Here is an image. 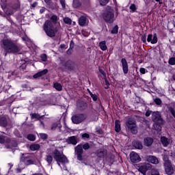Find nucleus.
Instances as JSON below:
<instances>
[{
  "instance_id": "f257e3e1",
  "label": "nucleus",
  "mask_w": 175,
  "mask_h": 175,
  "mask_svg": "<svg viewBox=\"0 0 175 175\" xmlns=\"http://www.w3.org/2000/svg\"><path fill=\"white\" fill-rule=\"evenodd\" d=\"M2 43V47L6 53L16 54L20 51V47L11 40H3Z\"/></svg>"
},
{
  "instance_id": "f03ea898",
  "label": "nucleus",
  "mask_w": 175,
  "mask_h": 175,
  "mask_svg": "<svg viewBox=\"0 0 175 175\" xmlns=\"http://www.w3.org/2000/svg\"><path fill=\"white\" fill-rule=\"evenodd\" d=\"M90 148V144L86 143L83 145H77L75 148V154L77 155V158L78 161H80L81 163H84L87 165V159L83 157V149L88 150Z\"/></svg>"
},
{
  "instance_id": "7ed1b4c3",
  "label": "nucleus",
  "mask_w": 175,
  "mask_h": 175,
  "mask_svg": "<svg viewBox=\"0 0 175 175\" xmlns=\"http://www.w3.org/2000/svg\"><path fill=\"white\" fill-rule=\"evenodd\" d=\"M43 29L45 33L47 35V36H49V38H54L55 34L58 32V28H54L53 23L50 21H45L43 25Z\"/></svg>"
},
{
  "instance_id": "20e7f679",
  "label": "nucleus",
  "mask_w": 175,
  "mask_h": 175,
  "mask_svg": "<svg viewBox=\"0 0 175 175\" xmlns=\"http://www.w3.org/2000/svg\"><path fill=\"white\" fill-rule=\"evenodd\" d=\"M53 158L55 161H56L58 166H60V167L61 163L62 165H65V163H68L69 162L66 156L64 155L62 152H59V150L57 149L53 151Z\"/></svg>"
},
{
  "instance_id": "39448f33",
  "label": "nucleus",
  "mask_w": 175,
  "mask_h": 175,
  "mask_svg": "<svg viewBox=\"0 0 175 175\" xmlns=\"http://www.w3.org/2000/svg\"><path fill=\"white\" fill-rule=\"evenodd\" d=\"M102 17L105 23L112 24V23H114V21L116 20L114 18V10H113L111 7H108L103 13Z\"/></svg>"
},
{
  "instance_id": "423d86ee",
  "label": "nucleus",
  "mask_w": 175,
  "mask_h": 175,
  "mask_svg": "<svg viewBox=\"0 0 175 175\" xmlns=\"http://www.w3.org/2000/svg\"><path fill=\"white\" fill-rule=\"evenodd\" d=\"M126 126L133 135H137V126L136 125V121L129 120L126 122Z\"/></svg>"
},
{
  "instance_id": "0eeeda50",
  "label": "nucleus",
  "mask_w": 175,
  "mask_h": 175,
  "mask_svg": "<svg viewBox=\"0 0 175 175\" xmlns=\"http://www.w3.org/2000/svg\"><path fill=\"white\" fill-rule=\"evenodd\" d=\"M87 117L83 113H78L72 116L71 120L73 124H80L85 120Z\"/></svg>"
},
{
  "instance_id": "6e6552de",
  "label": "nucleus",
  "mask_w": 175,
  "mask_h": 175,
  "mask_svg": "<svg viewBox=\"0 0 175 175\" xmlns=\"http://www.w3.org/2000/svg\"><path fill=\"white\" fill-rule=\"evenodd\" d=\"M21 159L27 166H29V165H33L35 163V161L32 159V157L29 154H24Z\"/></svg>"
},
{
  "instance_id": "1a4fd4ad",
  "label": "nucleus",
  "mask_w": 175,
  "mask_h": 175,
  "mask_svg": "<svg viewBox=\"0 0 175 175\" xmlns=\"http://www.w3.org/2000/svg\"><path fill=\"white\" fill-rule=\"evenodd\" d=\"M138 170L144 175H146V173H147V170H150L151 169V164L146 163L143 164L142 165L138 166Z\"/></svg>"
},
{
  "instance_id": "9d476101",
  "label": "nucleus",
  "mask_w": 175,
  "mask_h": 175,
  "mask_svg": "<svg viewBox=\"0 0 175 175\" xmlns=\"http://www.w3.org/2000/svg\"><path fill=\"white\" fill-rule=\"evenodd\" d=\"M152 118L154 122H157L159 125L163 124V120H162V118L161 117V114L159 113V112L153 113Z\"/></svg>"
},
{
  "instance_id": "9b49d317",
  "label": "nucleus",
  "mask_w": 175,
  "mask_h": 175,
  "mask_svg": "<svg viewBox=\"0 0 175 175\" xmlns=\"http://www.w3.org/2000/svg\"><path fill=\"white\" fill-rule=\"evenodd\" d=\"M130 159L133 163H137V162H140V161H142L140 156L135 152H131L130 153Z\"/></svg>"
},
{
  "instance_id": "f8f14e48",
  "label": "nucleus",
  "mask_w": 175,
  "mask_h": 175,
  "mask_svg": "<svg viewBox=\"0 0 175 175\" xmlns=\"http://www.w3.org/2000/svg\"><path fill=\"white\" fill-rule=\"evenodd\" d=\"M147 42H148V43H151L152 44H155L158 43V37L157 36V33H154L153 36L152 34H148L147 38Z\"/></svg>"
},
{
  "instance_id": "ddd939ff",
  "label": "nucleus",
  "mask_w": 175,
  "mask_h": 175,
  "mask_svg": "<svg viewBox=\"0 0 175 175\" xmlns=\"http://www.w3.org/2000/svg\"><path fill=\"white\" fill-rule=\"evenodd\" d=\"M121 64L124 75H128V72H129V68L128 67V62H126V59L122 58L121 59Z\"/></svg>"
},
{
  "instance_id": "4468645a",
  "label": "nucleus",
  "mask_w": 175,
  "mask_h": 175,
  "mask_svg": "<svg viewBox=\"0 0 175 175\" xmlns=\"http://www.w3.org/2000/svg\"><path fill=\"white\" fill-rule=\"evenodd\" d=\"M88 24V18H87V16L83 15L80 16L79 18V25L81 27H84Z\"/></svg>"
},
{
  "instance_id": "2eb2a0df",
  "label": "nucleus",
  "mask_w": 175,
  "mask_h": 175,
  "mask_svg": "<svg viewBox=\"0 0 175 175\" xmlns=\"http://www.w3.org/2000/svg\"><path fill=\"white\" fill-rule=\"evenodd\" d=\"M66 143H67L68 144H72V146H76V144H77V137L76 136L68 137L66 139Z\"/></svg>"
},
{
  "instance_id": "dca6fc26",
  "label": "nucleus",
  "mask_w": 175,
  "mask_h": 175,
  "mask_svg": "<svg viewBox=\"0 0 175 175\" xmlns=\"http://www.w3.org/2000/svg\"><path fill=\"white\" fill-rule=\"evenodd\" d=\"M166 174L172 175L174 173V170L172 167V163L164 165Z\"/></svg>"
},
{
  "instance_id": "f3484780",
  "label": "nucleus",
  "mask_w": 175,
  "mask_h": 175,
  "mask_svg": "<svg viewBox=\"0 0 175 175\" xmlns=\"http://www.w3.org/2000/svg\"><path fill=\"white\" fill-rule=\"evenodd\" d=\"M146 161L147 162H149L150 163H153L154 165H158V163H159V161L158 160V159L154 156L146 157Z\"/></svg>"
},
{
  "instance_id": "a211bd4d",
  "label": "nucleus",
  "mask_w": 175,
  "mask_h": 175,
  "mask_svg": "<svg viewBox=\"0 0 175 175\" xmlns=\"http://www.w3.org/2000/svg\"><path fill=\"white\" fill-rule=\"evenodd\" d=\"M49 72V70L47 69H44V70H42V71H40L38 72H37L36 74H35L33 77V79H38L39 77H42V76H44V75H47Z\"/></svg>"
},
{
  "instance_id": "6ab92c4d",
  "label": "nucleus",
  "mask_w": 175,
  "mask_h": 175,
  "mask_svg": "<svg viewBox=\"0 0 175 175\" xmlns=\"http://www.w3.org/2000/svg\"><path fill=\"white\" fill-rule=\"evenodd\" d=\"M152 143H154V139L151 137H146L144 139V144L146 147H150L152 145Z\"/></svg>"
},
{
  "instance_id": "aec40b11",
  "label": "nucleus",
  "mask_w": 175,
  "mask_h": 175,
  "mask_svg": "<svg viewBox=\"0 0 175 175\" xmlns=\"http://www.w3.org/2000/svg\"><path fill=\"white\" fill-rule=\"evenodd\" d=\"M61 128H62V125H61V123L58 122V123H54L52 126H51V131H59V132H61Z\"/></svg>"
},
{
  "instance_id": "412c9836",
  "label": "nucleus",
  "mask_w": 175,
  "mask_h": 175,
  "mask_svg": "<svg viewBox=\"0 0 175 175\" xmlns=\"http://www.w3.org/2000/svg\"><path fill=\"white\" fill-rule=\"evenodd\" d=\"M161 142L164 147H167L170 144V139L165 137H161Z\"/></svg>"
},
{
  "instance_id": "4be33fe9",
  "label": "nucleus",
  "mask_w": 175,
  "mask_h": 175,
  "mask_svg": "<svg viewBox=\"0 0 175 175\" xmlns=\"http://www.w3.org/2000/svg\"><path fill=\"white\" fill-rule=\"evenodd\" d=\"M133 146L137 150H142L143 148V144L139 141H135L133 143Z\"/></svg>"
},
{
  "instance_id": "5701e85b",
  "label": "nucleus",
  "mask_w": 175,
  "mask_h": 175,
  "mask_svg": "<svg viewBox=\"0 0 175 175\" xmlns=\"http://www.w3.org/2000/svg\"><path fill=\"white\" fill-rule=\"evenodd\" d=\"M99 47L103 51H105V50H107V46L106 45L105 41H102L99 43Z\"/></svg>"
},
{
  "instance_id": "b1692460",
  "label": "nucleus",
  "mask_w": 175,
  "mask_h": 175,
  "mask_svg": "<svg viewBox=\"0 0 175 175\" xmlns=\"http://www.w3.org/2000/svg\"><path fill=\"white\" fill-rule=\"evenodd\" d=\"M0 125L1 126H7L8 125V120L5 117L0 118Z\"/></svg>"
},
{
  "instance_id": "393cba45",
  "label": "nucleus",
  "mask_w": 175,
  "mask_h": 175,
  "mask_svg": "<svg viewBox=\"0 0 175 175\" xmlns=\"http://www.w3.org/2000/svg\"><path fill=\"white\" fill-rule=\"evenodd\" d=\"M115 131L117 133L121 131V124H120V120H116L115 122Z\"/></svg>"
},
{
  "instance_id": "a878e982",
  "label": "nucleus",
  "mask_w": 175,
  "mask_h": 175,
  "mask_svg": "<svg viewBox=\"0 0 175 175\" xmlns=\"http://www.w3.org/2000/svg\"><path fill=\"white\" fill-rule=\"evenodd\" d=\"M29 148L31 151H37V150H39V148H40V145L38 144H34L31 145Z\"/></svg>"
},
{
  "instance_id": "bb28decb",
  "label": "nucleus",
  "mask_w": 175,
  "mask_h": 175,
  "mask_svg": "<svg viewBox=\"0 0 175 175\" xmlns=\"http://www.w3.org/2000/svg\"><path fill=\"white\" fill-rule=\"evenodd\" d=\"M53 87L57 91H62V85L61 83L56 82L53 84Z\"/></svg>"
},
{
  "instance_id": "cd10ccee",
  "label": "nucleus",
  "mask_w": 175,
  "mask_h": 175,
  "mask_svg": "<svg viewBox=\"0 0 175 175\" xmlns=\"http://www.w3.org/2000/svg\"><path fill=\"white\" fill-rule=\"evenodd\" d=\"M87 107H88V105H87V103H81L78 104V107L80 110H85Z\"/></svg>"
},
{
  "instance_id": "c85d7f7f",
  "label": "nucleus",
  "mask_w": 175,
  "mask_h": 175,
  "mask_svg": "<svg viewBox=\"0 0 175 175\" xmlns=\"http://www.w3.org/2000/svg\"><path fill=\"white\" fill-rule=\"evenodd\" d=\"M32 120H40V118H42V116L40 115H39L38 113H31L30 114Z\"/></svg>"
},
{
  "instance_id": "c756f323",
  "label": "nucleus",
  "mask_w": 175,
  "mask_h": 175,
  "mask_svg": "<svg viewBox=\"0 0 175 175\" xmlns=\"http://www.w3.org/2000/svg\"><path fill=\"white\" fill-rule=\"evenodd\" d=\"M46 161L48 165H51L53 163V156L48 154L46 156Z\"/></svg>"
},
{
  "instance_id": "7c9ffc66",
  "label": "nucleus",
  "mask_w": 175,
  "mask_h": 175,
  "mask_svg": "<svg viewBox=\"0 0 175 175\" xmlns=\"http://www.w3.org/2000/svg\"><path fill=\"white\" fill-rule=\"evenodd\" d=\"M163 161H164V165H169L172 163H170V160H169V156L167 154L163 155Z\"/></svg>"
},
{
  "instance_id": "2f4dec72",
  "label": "nucleus",
  "mask_w": 175,
  "mask_h": 175,
  "mask_svg": "<svg viewBox=\"0 0 175 175\" xmlns=\"http://www.w3.org/2000/svg\"><path fill=\"white\" fill-rule=\"evenodd\" d=\"M168 110L175 118V103L173 104V107H168Z\"/></svg>"
},
{
  "instance_id": "473e14b6",
  "label": "nucleus",
  "mask_w": 175,
  "mask_h": 175,
  "mask_svg": "<svg viewBox=\"0 0 175 175\" xmlns=\"http://www.w3.org/2000/svg\"><path fill=\"white\" fill-rule=\"evenodd\" d=\"M81 5V3H80V1L79 0H73L72 6L73 8H80Z\"/></svg>"
},
{
  "instance_id": "72a5a7b5",
  "label": "nucleus",
  "mask_w": 175,
  "mask_h": 175,
  "mask_svg": "<svg viewBox=\"0 0 175 175\" xmlns=\"http://www.w3.org/2000/svg\"><path fill=\"white\" fill-rule=\"evenodd\" d=\"M105 155H106L105 151H103V150L98 151L97 157H98V158H103V157H105Z\"/></svg>"
},
{
  "instance_id": "f704fd0d",
  "label": "nucleus",
  "mask_w": 175,
  "mask_h": 175,
  "mask_svg": "<svg viewBox=\"0 0 175 175\" xmlns=\"http://www.w3.org/2000/svg\"><path fill=\"white\" fill-rule=\"evenodd\" d=\"M111 33L115 35V34H117L118 33V25H116L113 29L111 31Z\"/></svg>"
},
{
  "instance_id": "c9c22d12",
  "label": "nucleus",
  "mask_w": 175,
  "mask_h": 175,
  "mask_svg": "<svg viewBox=\"0 0 175 175\" xmlns=\"http://www.w3.org/2000/svg\"><path fill=\"white\" fill-rule=\"evenodd\" d=\"M28 140H30V142H35L36 137L33 135V134H29L27 135Z\"/></svg>"
},
{
  "instance_id": "e433bc0d",
  "label": "nucleus",
  "mask_w": 175,
  "mask_h": 175,
  "mask_svg": "<svg viewBox=\"0 0 175 175\" xmlns=\"http://www.w3.org/2000/svg\"><path fill=\"white\" fill-rule=\"evenodd\" d=\"M64 21L65 24H68L69 25L72 24V19L69 18L68 17L64 18Z\"/></svg>"
},
{
  "instance_id": "4c0bfd02",
  "label": "nucleus",
  "mask_w": 175,
  "mask_h": 175,
  "mask_svg": "<svg viewBox=\"0 0 175 175\" xmlns=\"http://www.w3.org/2000/svg\"><path fill=\"white\" fill-rule=\"evenodd\" d=\"M154 103H156V105H158L159 106H160V105H162V100L159 98H154Z\"/></svg>"
},
{
  "instance_id": "58836bf2",
  "label": "nucleus",
  "mask_w": 175,
  "mask_h": 175,
  "mask_svg": "<svg viewBox=\"0 0 175 175\" xmlns=\"http://www.w3.org/2000/svg\"><path fill=\"white\" fill-rule=\"evenodd\" d=\"M39 136L41 139H42V140H46V139L49 137V135H47L46 133H40Z\"/></svg>"
},
{
  "instance_id": "ea45409f",
  "label": "nucleus",
  "mask_w": 175,
  "mask_h": 175,
  "mask_svg": "<svg viewBox=\"0 0 175 175\" xmlns=\"http://www.w3.org/2000/svg\"><path fill=\"white\" fill-rule=\"evenodd\" d=\"M151 175H159V172L157 169H152L151 170Z\"/></svg>"
},
{
  "instance_id": "a19ab883",
  "label": "nucleus",
  "mask_w": 175,
  "mask_h": 175,
  "mask_svg": "<svg viewBox=\"0 0 175 175\" xmlns=\"http://www.w3.org/2000/svg\"><path fill=\"white\" fill-rule=\"evenodd\" d=\"M168 64L170 65H175V57H171L169 59Z\"/></svg>"
},
{
  "instance_id": "79ce46f5",
  "label": "nucleus",
  "mask_w": 175,
  "mask_h": 175,
  "mask_svg": "<svg viewBox=\"0 0 175 175\" xmlns=\"http://www.w3.org/2000/svg\"><path fill=\"white\" fill-rule=\"evenodd\" d=\"M99 2L101 6H105V5L109 3V0H99Z\"/></svg>"
},
{
  "instance_id": "37998d69",
  "label": "nucleus",
  "mask_w": 175,
  "mask_h": 175,
  "mask_svg": "<svg viewBox=\"0 0 175 175\" xmlns=\"http://www.w3.org/2000/svg\"><path fill=\"white\" fill-rule=\"evenodd\" d=\"M129 9L131 10H132V12H133H133H136V5H135V4H131V5H130V8H129Z\"/></svg>"
},
{
  "instance_id": "c03bdc74",
  "label": "nucleus",
  "mask_w": 175,
  "mask_h": 175,
  "mask_svg": "<svg viewBox=\"0 0 175 175\" xmlns=\"http://www.w3.org/2000/svg\"><path fill=\"white\" fill-rule=\"evenodd\" d=\"M40 58H41L42 61H43L44 62H46V61H47V55L42 54V55H41Z\"/></svg>"
},
{
  "instance_id": "a18cd8bd",
  "label": "nucleus",
  "mask_w": 175,
  "mask_h": 175,
  "mask_svg": "<svg viewBox=\"0 0 175 175\" xmlns=\"http://www.w3.org/2000/svg\"><path fill=\"white\" fill-rule=\"evenodd\" d=\"M5 142H6V137H5V136H3V135H0V143L1 144H3V143H5Z\"/></svg>"
},
{
  "instance_id": "49530a36",
  "label": "nucleus",
  "mask_w": 175,
  "mask_h": 175,
  "mask_svg": "<svg viewBox=\"0 0 175 175\" xmlns=\"http://www.w3.org/2000/svg\"><path fill=\"white\" fill-rule=\"evenodd\" d=\"M91 98H92L93 100H94V102H96V100H98V96L95 94H91Z\"/></svg>"
},
{
  "instance_id": "de8ad7c7",
  "label": "nucleus",
  "mask_w": 175,
  "mask_h": 175,
  "mask_svg": "<svg viewBox=\"0 0 175 175\" xmlns=\"http://www.w3.org/2000/svg\"><path fill=\"white\" fill-rule=\"evenodd\" d=\"M51 19L54 23H57V21H58V16H57V15H53V16H51Z\"/></svg>"
},
{
  "instance_id": "09e8293b",
  "label": "nucleus",
  "mask_w": 175,
  "mask_h": 175,
  "mask_svg": "<svg viewBox=\"0 0 175 175\" xmlns=\"http://www.w3.org/2000/svg\"><path fill=\"white\" fill-rule=\"evenodd\" d=\"M99 72L103 76L104 79H106V73L105 72V71L100 68Z\"/></svg>"
},
{
  "instance_id": "8fccbe9b",
  "label": "nucleus",
  "mask_w": 175,
  "mask_h": 175,
  "mask_svg": "<svg viewBox=\"0 0 175 175\" xmlns=\"http://www.w3.org/2000/svg\"><path fill=\"white\" fill-rule=\"evenodd\" d=\"M139 72L140 73H142V75H146V68H141L139 69Z\"/></svg>"
},
{
  "instance_id": "3c124183",
  "label": "nucleus",
  "mask_w": 175,
  "mask_h": 175,
  "mask_svg": "<svg viewBox=\"0 0 175 175\" xmlns=\"http://www.w3.org/2000/svg\"><path fill=\"white\" fill-rule=\"evenodd\" d=\"M82 137H83L85 139H90V134L84 133L82 135Z\"/></svg>"
},
{
  "instance_id": "603ef678",
  "label": "nucleus",
  "mask_w": 175,
  "mask_h": 175,
  "mask_svg": "<svg viewBox=\"0 0 175 175\" xmlns=\"http://www.w3.org/2000/svg\"><path fill=\"white\" fill-rule=\"evenodd\" d=\"M60 3L63 8V9H65L66 5H65V1L64 0H60Z\"/></svg>"
},
{
  "instance_id": "864d4df0",
  "label": "nucleus",
  "mask_w": 175,
  "mask_h": 175,
  "mask_svg": "<svg viewBox=\"0 0 175 175\" xmlns=\"http://www.w3.org/2000/svg\"><path fill=\"white\" fill-rule=\"evenodd\" d=\"M73 47H75V42L72 40L70 43V49H73Z\"/></svg>"
},
{
  "instance_id": "5fc2aeb1",
  "label": "nucleus",
  "mask_w": 175,
  "mask_h": 175,
  "mask_svg": "<svg viewBox=\"0 0 175 175\" xmlns=\"http://www.w3.org/2000/svg\"><path fill=\"white\" fill-rule=\"evenodd\" d=\"M142 40L143 43H146L147 38H146V36H142Z\"/></svg>"
},
{
  "instance_id": "6e6d98bb",
  "label": "nucleus",
  "mask_w": 175,
  "mask_h": 175,
  "mask_svg": "<svg viewBox=\"0 0 175 175\" xmlns=\"http://www.w3.org/2000/svg\"><path fill=\"white\" fill-rule=\"evenodd\" d=\"M14 9H20V4L16 3L13 6Z\"/></svg>"
},
{
  "instance_id": "4d7b16f0",
  "label": "nucleus",
  "mask_w": 175,
  "mask_h": 175,
  "mask_svg": "<svg viewBox=\"0 0 175 175\" xmlns=\"http://www.w3.org/2000/svg\"><path fill=\"white\" fill-rule=\"evenodd\" d=\"M38 6V3L35 2L31 4V8H36Z\"/></svg>"
},
{
  "instance_id": "13d9d810",
  "label": "nucleus",
  "mask_w": 175,
  "mask_h": 175,
  "mask_svg": "<svg viewBox=\"0 0 175 175\" xmlns=\"http://www.w3.org/2000/svg\"><path fill=\"white\" fill-rule=\"evenodd\" d=\"M72 49L69 48L67 51V54H72Z\"/></svg>"
},
{
  "instance_id": "bf43d9fd",
  "label": "nucleus",
  "mask_w": 175,
  "mask_h": 175,
  "mask_svg": "<svg viewBox=\"0 0 175 175\" xmlns=\"http://www.w3.org/2000/svg\"><path fill=\"white\" fill-rule=\"evenodd\" d=\"M97 133L100 135H102V133H103V131H102V129H99L98 131H97Z\"/></svg>"
},
{
  "instance_id": "052dcab7",
  "label": "nucleus",
  "mask_w": 175,
  "mask_h": 175,
  "mask_svg": "<svg viewBox=\"0 0 175 175\" xmlns=\"http://www.w3.org/2000/svg\"><path fill=\"white\" fill-rule=\"evenodd\" d=\"M150 114H151V113H150V112H148V111H147V112L146 113V117H150Z\"/></svg>"
},
{
  "instance_id": "680f3d73",
  "label": "nucleus",
  "mask_w": 175,
  "mask_h": 175,
  "mask_svg": "<svg viewBox=\"0 0 175 175\" xmlns=\"http://www.w3.org/2000/svg\"><path fill=\"white\" fill-rule=\"evenodd\" d=\"M44 9H41L40 10V13H44Z\"/></svg>"
},
{
  "instance_id": "e2e57ef3",
  "label": "nucleus",
  "mask_w": 175,
  "mask_h": 175,
  "mask_svg": "<svg viewBox=\"0 0 175 175\" xmlns=\"http://www.w3.org/2000/svg\"><path fill=\"white\" fill-rule=\"evenodd\" d=\"M88 92H89V94H90V96H91V94H92V92H91V91L90 90V89H88Z\"/></svg>"
},
{
  "instance_id": "0e129e2a",
  "label": "nucleus",
  "mask_w": 175,
  "mask_h": 175,
  "mask_svg": "<svg viewBox=\"0 0 175 175\" xmlns=\"http://www.w3.org/2000/svg\"><path fill=\"white\" fill-rule=\"evenodd\" d=\"M172 79H173V80H174V81H175V74L173 75Z\"/></svg>"
},
{
  "instance_id": "69168bd1",
  "label": "nucleus",
  "mask_w": 175,
  "mask_h": 175,
  "mask_svg": "<svg viewBox=\"0 0 175 175\" xmlns=\"http://www.w3.org/2000/svg\"><path fill=\"white\" fill-rule=\"evenodd\" d=\"M72 64V62L68 61V62H66V64Z\"/></svg>"
},
{
  "instance_id": "338daca9",
  "label": "nucleus",
  "mask_w": 175,
  "mask_h": 175,
  "mask_svg": "<svg viewBox=\"0 0 175 175\" xmlns=\"http://www.w3.org/2000/svg\"><path fill=\"white\" fill-rule=\"evenodd\" d=\"M60 46H61L62 49H64V45L63 44H61Z\"/></svg>"
},
{
  "instance_id": "774afa93",
  "label": "nucleus",
  "mask_w": 175,
  "mask_h": 175,
  "mask_svg": "<svg viewBox=\"0 0 175 175\" xmlns=\"http://www.w3.org/2000/svg\"><path fill=\"white\" fill-rule=\"evenodd\" d=\"M156 2H161V0H155Z\"/></svg>"
}]
</instances>
